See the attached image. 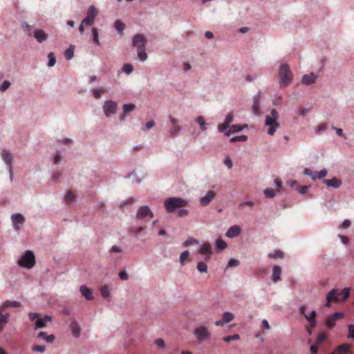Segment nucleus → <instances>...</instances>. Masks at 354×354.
Masks as SVG:
<instances>
[{"label": "nucleus", "instance_id": "39448f33", "mask_svg": "<svg viewBox=\"0 0 354 354\" xmlns=\"http://www.w3.org/2000/svg\"><path fill=\"white\" fill-rule=\"evenodd\" d=\"M292 80V74L288 64H284L279 68V84L282 88H286L290 84Z\"/></svg>", "mask_w": 354, "mask_h": 354}, {"label": "nucleus", "instance_id": "2eb2a0df", "mask_svg": "<svg viewBox=\"0 0 354 354\" xmlns=\"http://www.w3.org/2000/svg\"><path fill=\"white\" fill-rule=\"evenodd\" d=\"M351 348V345L347 343H344L335 349V354H351V351L350 349Z\"/></svg>", "mask_w": 354, "mask_h": 354}, {"label": "nucleus", "instance_id": "5701e85b", "mask_svg": "<svg viewBox=\"0 0 354 354\" xmlns=\"http://www.w3.org/2000/svg\"><path fill=\"white\" fill-rule=\"evenodd\" d=\"M240 232H241V229L239 225H233V226L230 227V228H229V230H227V234H225V235H227V237L232 239V238L236 237L237 236H239V234H240Z\"/></svg>", "mask_w": 354, "mask_h": 354}, {"label": "nucleus", "instance_id": "864d4df0", "mask_svg": "<svg viewBox=\"0 0 354 354\" xmlns=\"http://www.w3.org/2000/svg\"><path fill=\"white\" fill-rule=\"evenodd\" d=\"M45 346L35 345L32 346V351L35 352H39L41 353H43L44 352H45Z\"/></svg>", "mask_w": 354, "mask_h": 354}, {"label": "nucleus", "instance_id": "ddd939ff", "mask_svg": "<svg viewBox=\"0 0 354 354\" xmlns=\"http://www.w3.org/2000/svg\"><path fill=\"white\" fill-rule=\"evenodd\" d=\"M117 104L113 100H107L104 103L103 110L106 117H110L111 115L116 112Z\"/></svg>", "mask_w": 354, "mask_h": 354}, {"label": "nucleus", "instance_id": "69168bd1", "mask_svg": "<svg viewBox=\"0 0 354 354\" xmlns=\"http://www.w3.org/2000/svg\"><path fill=\"white\" fill-rule=\"evenodd\" d=\"M239 261L237 259H230L229 262H227V266L229 267H235L238 266Z\"/></svg>", "mask_w": 354, "mask_h": 354}, {"label": "nucleus", "instance_id": "7ed1b4c3", "mask_svg": "<svg viewBox=\"0 0 354 354\" xmlns=\"http://www.w3.org/2000/svg\"><path fill=\"white\" fill-rule=\"evenodd\" d=\"M145 36L140 34L134 35L133 40H132V45L134 47L138 48V56L140 61H145L147 58V54L145 53Z\"/></svg>", "mask_w": 354, "mask_h": 354}, {"label": "nucleus", "instance_id": "09e8293b", "mask_svg": "<svg viewBox=\"0 0 354 354\" xmlns=\"http://www.w3.org/2000/svg\"><path fill=\"white\" fill-rule=\"evenodd\" d=\"M246 136L244 135H241L239 136H234L232 138H231V142H245L246 141Z\"/></svg>", "mask_w": 354, "mask_h": 354}, {"label": "nucleus", "instance_id": "49530a36", "mask_svg": "<svg viewBox=\"0 0 354 354\" xmlns=\"http://www.w3.org/2000/svg\"><path fill=\"white\" fill-rule=\"evenodd\" d=\"M194 244H198L197 239L194 238H188V239H187V241H185V243H183V246L188 247Z\"/></svg>", "mask_w": 354, "mask_h": 354}, {"label": "nucleus", "instance_id": "4be33fe9", "mask_svg": "<svg viewBox=\"0 0 354 354\" xmlns=\"http://www.w3.org/2000/svg\"><path fill=\"white\" fill-rule=\"evenodd\" d=\"M281 273H282V270L281 267L279 266H272V281L274 283H277L281 279Z\"/></svg>", "mask_w": 354, "mask_h": 354}, {"label": "nucleus", "instance_id": "f3484780", "mask_svg": "<svg viewBox=\"0 0 354 354\" xmlns=\"http://www.w3.org/2000/svg\"><path fill=\"white\" fill-rule=\"evenodd\" d=\"M199 252L203 255H206L205 260H209L212 255V245L209 243H205L199 249Z\"/></svg>", "mask_w": 354, "mask_h": 354}, {"label": "nucleus", "instance_id": "2f4dec72", "mask_svg": "<svg viewBox=\"0 0 354 354\" xmlns=\"http://www.w3.org/2000/svg\"><path fill=\"white\" fill-rule=\"evenodd\" d=\"M97 13H98V11H97L94 6H91L89 7V8H88L87 17H86V19H95V17H96Z\"/></svg>", "mask_w": 354, "mask_h": 354}, {"label": "nucleus", "instance_id": "6e6d98bb", "mask_svg": "<svg viewBox=\"0 0 354 354\" xmlns=\"http://www.w3.org/2000/svg\"><path fill=\"white\" fill-rule=\"evenodd\" d=\"M347 338L354 339V326H353V324L348 325V335H347Z\"/></svg>", "mask_w": 354, "mask_h": 354}, {"label": "nucleus", "instance_id": "20e7f679", "mask_svg": "<svg viewBox=\"0 0 354 354\" xmlns=\"http://www.w3.org/2000/svg\"><path fill=\"white\" fill-rule=\"evenodd\" d=\"M165 208L168 213H173L176 209L184 208L187 202L180 198L172 197L165 201Z\"/></svg>", "mask_w": 354, "mask_h": 354}, {"label": "nucleus", "instance_id": "e2e57ef3", "mask_svg": "<svg viewBox=\"0 0 354 354\" xmlns=\"http://www.w3.org/2000/svg\"><path fill=\"white\" fill-rule=\"evenodd\" d=\"M118 276H120V279L122 281H127L129 278L128 274L124 270L120 271V274H118Z\"/></svg>", "mask_w": 354, "mask_h": 354}, {"label": "nucleus", "instance_id": "ea45409f", "mask_svg": "<svg viewBox=\"0 0 354 354\" xmlns=\"http://www.w3.org/2000/svg\"><path fill=\"white\" fill-rule=\"evenodd\" d=\"M92 38H93V42L97 46L100 44L98 39V31H97L95 28H92Z\"/></svg>", "mask_w": 354, "mask_h": 354}, {"label": "nucleus", "instance_id": "37998d69", "mask_svg": "<svg viewBox=\"0 0 354 354\" xmlns=\"http://www.w3.org/2000/svg\"><path fill=\"white\" fill-rule=\"evenodd\" d=\"M101 295L104 298H107L110 296V290L107 286H103L101 288Z\"/></svg>", "mask_w": 354, "mask_h": 354}, {"label": "nucleus", "instance_id": "412c9836", "mask_svg": "<svg viewBox=\"0 0 354 354\" xmlns=\"http://www.w3.org/2000/svg\"><path fill=\"white\" fill-rule=\"evenodd\" d=\"M50 322L51 317L48 315H45V317L42 319H37V321H35V329L45 328L46 324Z\"/></svg>", "mask_w": 354, "mask_h": 354}, {"label": "nucleus", "instance_id": "774afa93", "mask_svg": "<svg viewBox=\"0 0 354 354\" xmlns=\"http://www.w3.org/2000/svg\"><path fill=\"white\" fill-rule=\"evenodd\" d=\"M351 223L348 219H345L344 221H343L342 224H341L340 227L341 229H347L349 227Z\"/></svg>", "mask_w": 354, "mask_h": 354}, {"label": "nucleus", "instance_id": "dca6fc26", "mask_svg": "<svg viewBox=\"0 0 354 354\" xmlns=\"http://www.w3.org/2000/svg\"><path fill=\"white\" fill-rule=\"evenodd\" d=\"M215 192L209 191L207 192L205 196L201 197V205L203 207L207 206L209 203L215 198Z\"/></svg>", "mask_w": 354, "mask_h": 354}, {"label": "nucleus", "instance_id": "393cba45", "mask_svg": "<svg viewBox=\"0 0 354 354\" xmlns=\"http://www.w3.org/2000/svg\"><path fill=\"white\" fill-rule=\"evenodd\" d=\"M323 183L325 184V185L328 187H332L335 188H338L339 186H341V180H339L337 178H333L330 179H325L323 180Z\"/></svg>", "mask_w": 354, "mask_h": 354}, {"label": "nucleus", "instance_id": "aec40b11", "mask_svg": "<svg viewBox=\"0 0 354 354\" xmlns=\"http://www.w3.org/2000/svg\"><path fill=\"white\" fill-rule=\"evenodd\" d=\"M21 303L17 301L6 300L3 303L2 306H0V310H4L8 308H19Z\"/></svg>", "mask_w": 354, "mask_h": 354}, {"label": "nucleus", "instance_id": "1a4fd4ad", "mask_svg": "<svg viewBox=\"0 0 354 354\" xmlns=\"http://www.w3.org/2000/svg\"><path fill=\"white\" fill-rule=\"evenodd\" d=\"M1 158H2L3 161H4L7 167H8L9 176H10V179L12 180V177H13V170H12L13 156L9 151L3 149L2 151H1Z\"/></svg>", "mask_w": 354, "mask_h": 354}, {"label": "nucleus", "instance_id": "cd10ccee", "mask_svg": "<svg viewBox=\"0 0 354 354\" xmlns=\"http://www.w3.org/2000/svg\"><path fill=\"white\" fill-rule=\"evenodd\" d=\"M71 330L72 336H73V337L77 338L80 337V328L76 321H72L71 324Z\"/></svg>", "mask_w": 354, "mask_h": 354}, {"label": "nucleus", "instance_id": "b1692460", "mask_svg": "<svg viewBox=\"0 0 354 354\" xmlns=\"http://www.w3.org/2000/svg\"><path fill=\"white\" fill-rule=\"evenodd\" d=\"M80 292H81L82 296L85 297L86 300L90 301L93 299L92 290L83 285L80 287Z\"/></svg>", "mask_w": 354, "mask_h": 354}, {"label": "nucleus", "instance_id": "a878e982", "mask_svg": "<svg viewBox=\"0 0 354 354\" xmlns=\"http://www.w3.org/2000/svg\"><path fill=\"white\" fill-rule=\"evenodd\" d=\"M315 80H317V75L313 73L304 75V76L302 77V84L306 85H311L315 83Z\"/></svg>", "mask_w": 354, "mask_h": 354}, {"label": "nucleus", "instance_id": "f257e3e1", "mask_svg": "<svg viewBox=\"0 0 354 354\" xmlns=\"http://www.w3.org/2000/svg\"><path fill=\"white\" fill-rule=\"evenodd\" d=\"M349 295L350 289L348 288H345L342 291H340L337 288H333L327 293L326 304H325V306H326V308H330L331 306V302H344L347 300L348 297H349Z\"/></svg>", "mask_w": 354, "mask_h": 354}, {"label": "nucleus", "instance_id": "473e14b6", "mask_svg": "<svg viewBox=\"0 0 354 354\" xmlns=\"http://www.w3.org/2000/svg\"><path fill=\"white\" fill-rule=\"evenodd\" d=\"M268 258L270 259H283L284 257V254H283L282 251L278 250L273 252H270L268 254Z\"/></svg>", "mask_w": 354, "mask_h": 354}, {"label": "nucleus", "instance_id": "58836bf2", "mask_svg": "<svg viewBox=\"0 0 354 354\" xmlns=\"http://www.w3.org/2000/svg\"><path fill=\"white\" fill-rule=\"evenodd\" d=\"M135 105L133 104H124L122 106V111H124V114H127L129 112H131L134 110Z\"/></svg>", "mask_w": 354, "mask_h": 354}, {"label": "nucleus", "instance_id": "79ce46f5", "mask_svg": "<svg viewBox=\"0 0 354 354\" xmlns=\"http://www.w3.org/2000/svg\"><path fill=\"white\" fill-rule=\"evenodd\" d=\"M327 338V335L325 333H322L319 334L318 337H317L316 344L317 345H320L322 342H324Z\"/></svg>", "mask_w": 354, "mask_h": 354}, {"label": "nucleus", "instance_id": "052dcab7", "mask_svg": "<svg viewBox=\"0 0 354 354\" xmlns=\"http://www.w3.org/2000/svg\"><path fill=\"white\" fill-rule=\"evenodd\" d=\"M10 86V83L8 81H4L2 83V85H1L0 91L1 92H5Z\"/></svg>", "mask_w": 354, "mask_h": 354}, {"label": "nucleus", "instance_id": "6ab92c4d", "mask_svg": "<svg viewBox=\"0 0 354 354\" xmlns=\"http://www.w3.org/2000/svg\"><path fill=\"white\" fill-rule=\"evenodd\" d=\"M33 37H35L37 42L42 43L47 40L48 35L42 30H35L33 32Z\"/></svg>", "mask_w": 354, "mask_h": 354}, {"label": "nucleus", "instance_id": "c03bdc74", "mask_svg": "<svg viewBox=\"0 0 354 354\" xmlns=\"http://www.w3.org/2000/svg\"><path fill=\"white\" fill-rule=\"evenodd\" d=\"M223 341L226 342H230L231 341H237L240 339V336L238 334H235L234 335H230L227 337H223Z\"/></svg>", "mask_w": 354, "mask_h": 354}, {"label": "nucleus", "instance_id": "6e6552de", "mask_svg": "<svg viewBox=\"0 0 354 354\" xmlns=\"http://www.w3.org/2000/svg\"><path fill=\"white\" fill-rule=\"evenodd\" d=\"M193 335H194L195 338H196L197 341L199 342H203L210 337V333L208 330L207 327L204 325H201L193 331Z\"/></svg>", "mask_w": 354, "mask_h": 354}, {"label": "nucleus", "instance_id": "8fccbe9b", "mask_svg": "<svg viewBox=\"0 0 354 354\" xmlns=\"http://www.w3.org/2000/svg\"><path fill=\"white\" fill-rule=\"evenodd\" d=\"M73 50H74V48H73L72 46H71L70 48H68L67 50H65L66 59L69 60V59H72Z\"/></svg>", "mask_w": 354, "mask_h": 354}, {"label": "nucleus", "instance_id": "bb28decb", "mask_svg": "<svg viewBox=\"0 0 354 354\" xmlns=\"http://www.w3.org/2000/svg\"><path fill=\"white\" fill-rule=\"evenodd\" d=\"M9 316L8 313L0 310V331L3 329L5 325L9 322Z\"/></svg>", "mask_w": 354, "mask_h": 354}, {"label": "nucleus", "instance_id": "a19ab883", "mask_svg": "<svg viewBox=\"0 0 354 354\" xmlns=\"http://www.w3.org/2000/svg\"><path fill=\"white\" fill-rule=\"evenodd\" d=\"M264 196L268 198H272L276 195L274 191L271 188H266L264 189Z\"/></svg>", "mask_w": 354, "mask_h": 354}, {"label": "nucleus", "instance_id": "9b49d317", "mask_svg": "<svg viewBox=\"0 0 354 354\" xmlns=\"http://www.w3.org/2000/svg\"><path fill=\"white\" fill-rule=\"evenodd\" d=\"M168 118L171 124L169 133H170L171 137H174L179 133L180 131H181V127L179 126V121L177 119L174 118L171 115H169Z\"/></svg>", "mask_w": 354, "mask_h": 354}, {"label": "nucleus", "instance_id": "de8ad7c7", "mask_svg": "<svg viewBox=\"0 0 354 354\" xmlns=\"http://www.w3.org/2000/svg\"><path fill=\"white\" fill-rule=\"evenodd\" d=\"M189 252L187 250L183 251V253L180 254V257H179V261H180L181 265L184 264V261L189 257Z\"/></svg>", "mask_w": 354, "mask_h": 354}, {"label": "nucleus", "instance_id": "680f3d73", "mask_svg": "<svg viewBox=\"0 0 354 354\" xmlns=\"http://www.w3.org/2000/svg\"><path fill=\"white\" fill-rule=\"evenodd\" d=\"M326 128L327 126H326L325 123H321L319 124L318 127H317L316 132L317 133H321L322 132L324 131Z\"/></svg>", "mask_w": 354, "mask_h": 354}, {"label": "nucleus", "instance_id": "72a5a7b5", "mask_svg": "<svg viewBox=\"0 0 354 354\" xmlns=\"http://www.w3.org/2000/svg\"><path fill=\"white\" fill-rule=\"evenodd\" d=\"M195 121H196L197 124L201 127V131H205L206 130V123L202 116H197Z\"/></svg>", "mask_w": 354, "mask_h": 354}, {"label": "nucleus", "instance_id": "338daca9", "mask_svg": "<svg viewBox=\"0 0 354 354\" xmlns=\"http://www.w3.org/2000/svg\"><path fill=\"white\" fill-rule=\"evenodd\" d=\"M234 118V115L232 112L227 113V117H225V123L223 124H230Z\"/></svg>", "mask_w": 354, "mask_h": 354}, {"label": "nucleus", "instance_id": "e433bc0d", "mask_svg": "<svg viewBox=\"0 0 354 354\" xmlns=\"http://www.w3.org/2000/svg\"><path fill=\"white\" fill-rule=\"evenodd\" d=\"M233 319H234V314L227 312V313H223V319H221V321H223V322L230 323Z\"/></svg>", "mask_w": 354, "mask_h": 354}, {"label": "nucleus", "instance_id": "4d7b16f0", "mask_svg": "<svg viewBox=\"0 0 354 354\" xmlns=\"http://www.w3.org/2000/svg\"><path fill=\"white\" fill-rule=\"evenodd\" d=\"M103 92L104 91L102 90L95 88L93 91H92V94H93L94 98L99 99L102 96Z\"/></svg>", "mask_w": 354, "mask_h": 354}, {"label": "nucleus", "instance_id": "bf43d9fd", "mask_svg": "<svg viewBox=\"0 0 354 354\" xmlns=\"http://www.w3.org/2000/svg\"><path fill=\"white\" fill-rule=\"evenodd\" d=\"M296 189L298 190L299 193L304 194L306 193L307 190L308 189V186L298 185V187H296Z\"/></svg>", "mask_w": 354, "mask_h": 354}, {"label": "nucleus", "instance_id": "f8f14e48", "mask_svg": "<svg viewBox=\"0 0 354 354\" xmlns=\"http://www.w3.org/2000/svg\"><path fill=\"white\" fill-rule=\"evenodd\" d=\"M303 174L310 176V178L313 180H315L316 179H323L327 175V170L323 169L320 171H313L309 169H304L303 170Z\"/></svg>", "mask_w": 354, "mask_h": 354}, {"label": "nucleus", "instance_id": "7c9ffc66", "mask_svg": "<svg viewBox=\"0 0 354 354\" xmlns=\"http://www.w3.org/2000/svg\"><path fill=\"white\" fill-rule=\"evenodd\" d=\"M243 129V126L238 125V124H234L232 126H230L229 130H227V132H225V136H229L231 133H235L237 132H240Z\"/></svg>", "mask_w": 354, "mask_h": 354}, {"label": "nucleus", "instance_id": "c756f323", "mask_svg": "<svg viewBox=\"0 0 354 354\" xmlns=\"http://www.w3.org/2000/svg\"><path fill=\"white\" fill-rule=\"evenodd\" d=\"M37 337L44 339L48 343L53 342L54 339H55L54 335H48L45 332H41L40 333L37 334Z\"/></svg>", "mask_w": 354, "mask_h": 354}, {"label": "nucleus", "instance_id": "a18cd8bd", "mask_svg": "<svg viewBox=\"0 0 354 354\" xmlns=\"http://www.w3.org/2000/svg\"><path fill=\"white\" fill-rule=\"evenodd\" d=\"M197 270L201 272H206L207 271V266L205 263L201 261L197 264Z\"/></svg>", "mask_w": 354, "mask_h": 354}, {"label": "nucleus", "instance_id": "c85d7f7f", "mask_svg": "<svg viewBox=\"0 0 354 354\" xmlns=\"http://www.w3.org/2000/svg\"><path fill=\"white\" fill-rule=\"evenodd\" d=\"M259 104H260V94H258L253 99V106H252V109H253V113L254 115H259Z\"/></svg>", "mask_w": 354, "mask_h": 354}, {"label": "nucleus", "instance_id": "9d476101", "mask_svg": "<svg viewBox=\"0 0 354 354\" xmlns=\"http://www.w3.org/2000/svg\"><path fill=\"white\" fill-rule=\"evenodd\" d=\"M344 314L343 313L336 312L333 315H329L326 318V322H325V324H326L327 328L331 329L333 328L334 325H335V322L343 319Z\"/></svg>", "mask_w": 354, "mask_h": 354}, {"label": "nucleus", "instance_id": "a211bd4d", "mask_svg": "<svg viewBox=\"0 0 354 354\" xmlns=\"http://www.w3.org/2000/svg\"><path fill=\"white\" fill-rule=\"evenodd\" d=\"M11 220H12V223H14L15 229L19 230V227L18 225H22L25 221V218L20 214H16L11 216Z\"/></svg>", "mask_w": 354, "mask_h": 354}, {"label": "nucleus", "instance_id": "13d9d810", "mask_svg": "<svg viewBox=\"0 0 354 354\" xmlns=\"http://www.w3.org/2000/svg\"><path fill=\"white\" fill-rule=\"evenodd\" d=\"M93 23H94L93 18H85V19H84L83 21H82L81 25L92 26Z\"/></svg>", "mask_w": 354, "mask_h": 354}, {"label": "nucleus", "instance_id": "3c124183", "mask_svg": "<svg viewBox=\"0 0 354 354\" xmlns=\"http://www.w3.org/2000/svg\"><path fill=\"white\" fill-rule=\"evenodd\" d=\"M55 64V56L53 53H49L48 54V66L53 67Z\"/></svg>", "mask_w": 354, "mask_h": 354}, {"label": "nucleus", "instance_id": "0eeeda50", "mask_svg": "<svg viewBox=\"0 0 354 354\" xmlns=\"http://www.w3.org/2000/svg\"><path fill=\"white\" fill-rule=\"evenodd\" d=\"M18 264L27 269L33 268L35 264V258L34 257L33 252L29 250L25 252L22 257H21V259H19Z\"/></svg>", "mask_w": 354, "mask_h": 354}, {"label": "nucleus", "instance_id": "5fc2aeb1", "mask_svg": "<svg viewBox=\"0 0 354 354\" xmlns=\"http://www.w3.org/2000/svg\"><path fill=\"white\" fill-rule=\"evenodd\" d=\"M227 129H230V124L223 123L218 126L219 132L226 133L227 132Z\"/></svg>", "mask_w": 354, "mask_h": 354}, {"label": "nucleus", "instance_id": "603ef678", "mask_svg": "<svg viewBox=\"0 0 354 354\" xmlns=\"http://www.w3.org/2000/svg\"><path fill=\"white\" fill-rule=\"evenodd\" d=\"M122 71H124V73L129 74L132 73L133 71V66L131 64H125L124 66H122Z\"/></svg>", "mask_w": 354, "mask_h": 354}, {"label": "nucleus", "instance_id": "4c0bfd02", "mask_svg": "<svg viewBox=\"0 0 354 354\" xmlns=\"http://www.w3.org/2000/svg\"><path fill=\"white\" fill-rule=\"evenodd\" d=\"M216 248H217L219 250H223L224 249L226 248L225 242L221 239L216 240Z\"/></svg>", "mask_w": 354, "mask_h": 354}, {"label": "nucleus", "instance_id": "4468645a", "mask_svg": "<svg viewBox=\"0 0 354 354\" xmlns=\"http://www.w3.org/2000/svg\"><path fill=\"white\" fill-rule=\"evenodd\" d=\"M147 217L153 218V212L149 209L148 206H142L136 212V218L138 220L144 219Z\"/></svg>", "mask_w": 354, "mask_h": 354}, {"label": "nucleus", "instance_id": "f03ea898", "mask_svg": "<svg viewBox=\"0 0 354 354\" xmlns=\"http://www.w3.org/2000/svg\"><path fill=\"white\" fill-rule=\"evenodd\" d=\"M278 119L279 113H277L276 109H272V111H270V113L266 115L264 124H266V127H268V135L273 136L279 127H280L279 122H277Z\"/></svg>", "mask_w": 354, "mask_h": 354}, {"label": "nucleus", "instance_id": "f704fd0d", "mask_svg": "<svg viewBox=\"0 0 354 354\" xmlns=\"http://www.w3.org/2000/svg\"><path fill=\"white\" fill-rule=\"evenodd\" d=\"M75 200V194L71 190L68 191L65 195V201L67 203H71Z\"/></svg>", "mask_w": 354, "mask_h": 354}, {"label": "nucleus", "instance_id": "423d86ee", "mask_svg": "<svg viewBox=\"0 0 354 354\" xmlns=\"http://www.w3.org/2000/svg\"><path fill=\"white\" fill-rule=\"evenodd\" d=\"M306 310V307L305 306H302L300 307V309H299L300 313H301V315L306 317V321L310 323V326L306 327V330H308V335H311V330H313V329L317 325V320L315 319V317H317V313L315 310H313L310 314H307Z\"/></svg>", "mask_w": 354, "mask_h": 354}, {"label": "nucleus", "instance_id": "c9c22d12", "mask_svg": "<svg viewBox=\"0 0 354 354\" xmlns=\"http://www.w3.org/2000/svg\"><path fill=\"white\" fill-rule=\"evenodd\" d=\"M124 24L120 20H116L115 22H114V28H115V30H118V32H122L124 30Z\"/></svg>", "mask_w": 354, "mask_h": 354}, {"label": "nucleus", "instance_id": "0e129e2a", "mask_svg": "<svg viewBox=\"0 0 354 354\" xmlns=\"http://www.w3.org/2000/svg\"><path fill=\"white\" fill-rule=\"evenodd\" d=\"M154 344L160 348H165V341L162 339H156V340L154 341Z\"/></svg>", "mask_w": 354, "mask_h": 354}]
</instances>
